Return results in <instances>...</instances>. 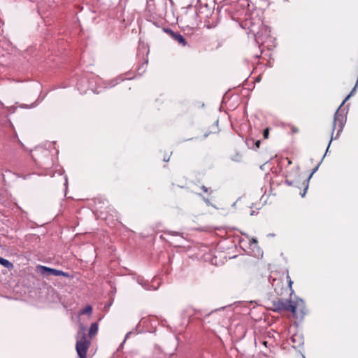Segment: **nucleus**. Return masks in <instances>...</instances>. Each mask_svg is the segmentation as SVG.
<instances>
[{
    "instance_id": "obj_1",
    "label": "nucleus",
    "mask_w": 358,
    "mask_h": 358,
    "mask_svg": "<svg viewBox=\"0 0 358 358\" xmlns=\"http://www.w3.org/2000/svg\"><path fill=\"white\" fill-rule=\"evenodd\" d=\"M273 307L274 310L278 312L283 310L291 311L296 317H299L296 313V310L297 308H299L301 313L300 317H303L304 315V303L301 299L295 303L290 300L280 299L278 301L273 302Z\"/></svg>"
},
{
    "instance_id": "obj_2",
    "label": "nucleus",
    "mask_w": 358,
    "mask_h": 358,
    "mask_svg": "<svg viewBox=\"0 0 358 358\" xmlns=\"http://www.w3.org/2000/svg\"><path fill=\"white\" fill-rule=\"evenodd\" d=\"M89 347V342L86 339L84 331L78 332L76 348L80 358H86L87 351Z\"/></svg>"
},
{
    "instance_id": "obj_3",
    "label": "nucleus",
    "mask_w": 358,
    "mask_h": 358,
    "mask_svg": "<svg viewBox=\"0 0 358 358\" xmlns=\"http://www.w3.org/2000/svg\"><path fill=\"white\" fill-rule=\"evenodd\" d=\"M37 271L38 273H40L41 275L45 277H48L50 275H55V276H64V277H69L70 275L68 273L64 272L60 270L49 268L45 266L39 265L37 266Z\"/></svg>"
},
{
    "instance_id": "obj_4",
    "label": "nucleus",
    "mask_w": 358,
    "mask_h": 358,
    "mask_svg": "<svg viewBox=\"0 0 358 358\" xmlns=\"http://www.w3.org/2000/svg\"><path fill=\"white\" fill-rule=\"evenodd\" d=\"M166 32L169 33L171 36V37L176 41H177L178 43L181 44L182 45L185 46L187 45V43L184 38V37L180 34H178V33H175L173 32L172 30L171 29H166Z\"/></svg>"
},
{
    "instance_id": "obj_5",
    "label": "nucleus",
    "mask_w": 358,
    "mask_h": 358,
    "mask_svg": "<svg viewBox=\"0 0 358 358\" xmlns=\"http://www.w3.org/2000/svg\"><path fill=\"white\" fill-rule=\"evenodd\" d=\"M0 264L8 269L12 270L14 268L13 264L10 261L0 257Z\"/></svg>"
},
{
    "instance_id": "obj_6",
    "label": "nucleus",
    "mask_w": 358,
    "mask_h": 358,
    "mask_svg": "<svg viewBox=\"0 0 358 358\" xmlns=\"http://www.w3.org/2000/svg\"><path fill=\"white\" fill-rule=\"evenodd\" d=\"M98 331V324L96 323H92L90 326L89 335L90 336H94L96 334Z\"/></svg>"
},
{
    "instance_id": "obj_7",
    "label": "nucleus",
    "mask_w": 358,
    "mask_h": 358,
    "mask_svg": "<svg viewBox=\"0 0 358 358\" xmlns=\"http://www.w3.org/2000/svg\"><path fill=\"white\" fill-rule=\"evenodd\" d=\"M138 284L141 285L142 287H143L145 289L150 290L152 289V286H151L150 284L144 282L143 280H138ZM156 287H153V289H156Z\"/></svg>"
},
{
    "instance_id": "obj_8",
    "label": "nucleus",
    "mask_w": 358,
    "mask_h": 358,
    "mask_svg": "<svg viewBox=\"0 0 358 358\" xmlns=\"http://www.w3.org/2000/svg\"><path fill=\"white\" fill-rule=\"evenodd\" d=\"M92 313V308L90 306H87L84 309L82 310L81 314L91 315Z\"/></svg>"
},
{
    "instance_id": "obj_9",
    "label": "nucleus",
    "mask_w": 358,
    "mask_h": 358,
    "mask_svg": "<svg viewBox=\"0 0 358 358\" xmlns=\"http://www.w3.org/2000/svg\"><path fill=\"white\" fill-rule=\"evenodd\" d=\"M322 159L320 161V162L317 164V166H315L313 171H312V173H310V175L309 176V177L308 178V182L310 180V179L311 178V177L313 176V175L317 171L320 164L322 163Z\"/></svg>"
},
{
    "instance_id": "obj_10",
    "label": "nucleus",
    "mask_w": 358,
    "mask_h": 358,
    "mask_svg": "<svg viewBox=\"0 0 358 358\" xmlns=\"http://www.w3.org/2000/svg\"><path fill=\"white\" fill-rule=\"evenodd\" d=\"M199 196L202 197L203 200L204 201L207 206H213L208 199L205 198L201 194H199Z\"/></svg>"
},
{
    "instance_id": "obj_11",
    "label": "nucleus",
    "mask_w": 358,
    "mask_h": 358,
    "mask_svg": "<svg viewBox=\"0 0 358 358\" xmlns=\"http://www.w3.org/2000/svg\"><path fill=\"white\" fill-rule=\"evenodd\" d=\"M206 27L208 28V29H211L213 27H215L216 26V24H210L209 21H208L207 22H206Z\"/></svg>"
},
{
    "instance_id": "obj_12",
    "label": "nucleus",
    "mask_w": 358,
    "mask_h": 358,
    "mask_svg": "<svg viewBox=\"0 0 358 358\" xmlns=\"http://www.w3.org/2000/svg\"><path fill=\"white\" fill-rule=\"evenodd\" d=\"M268 134H269V131H268V129H266L264 131V138H267L268 137Z\"/></svg>"
},
{
    "instance_id": "obj_13",
    "label": "nucleus",
    "mask_w": 358,
    "mask_h": 358,
    "mask_svg": "<svg viewBox=\"0 0 358 358\" xmlns=\"http://www.w3.org/2000/svg\"><path fill=\"white\" fill-rule=\"evenodd\" d=\"M285 183L289 186H292L294 185V182L288 179L285 180Z\"/></svg>"
},
{
    "instance_id": "obj_14",
    "label": "nucleus",
    "mask_w": 358,
    "mask_h": 358,
    "mask_svg": "<svg viewBox=\"0 0 358 358\" xmlns=\"http://www.w3.org/2000/svg\"><path fill=\"white\" fill-rule=\"evenodd\" d=\"M308 185L307 184L306 187H305V189H304V190H303V192L302 193H301V195L302 197H303L305 196V194L306 193V191L308 189Z\"/></svg>"
},
{
    "instance_id": "obj_15",
    "label": "nucleus",
    "mask_w": 358,
    "mask_h": 358,
    "mask_svg": "<svg viewBox=\"0 0 358 358\" xmlns=\"http://www.w3.org/2000/svg\"><path fill=\"white\" fill-rule=\"evenodd\" d=\"M297 338H299V336H292V337L291 338V340H292V343H294L295 342H296V339H297Z\"/></svg>"
},
{
    "instance_id": "obj_16",
    "label": "nucleus",
    "mask_w": 358,
    "mask_h": 358,
    "mask_svg": "<svg viewBox=\"0 0 358 358\" xmlns=\"http://www.w3.org/2000/svg\"><path fill=\"white\" fill-rule=\"evenodd\" d=\"M131 334V332L129 331L128 332L126 336H125V338H124V341H123V343L125 342V341L129 337V336Z\"/></svg>"
},
{
    "instance_id": "obj_17",
    "label": "nucleus",
    "mask_w": 358,
    "mask_h": 358,
    "mask_svg": "<svg viewBox=\"0 0 358 358\" xmlns=\"http://www.w3.org/2000/svg\"><path fill=\"white\" fill-rule=\"evenodd\" d=\"M201 189H202L205 192H208V188H207L206 186H204V185H203V186L201 187Z\"/></svg>"
},
{
    "instance_id": "obj_18",
    "label": "nucleus",
    "mask_w": 358,
    "mask_h": 358,
    "mask_svg": "<svg viewBox=\"0 0 358 358\" xmlns=\"http://www.w3.org/2000/svg\"><path fill=\"white\" fill-rule=\"evenodd\" d=\"M251 243H255L257 244V241L256 238H252L250 241Z\"/></svg>"
},
{
    "instance_id": "obj_19",
    "label": "nucleus",
    "mask_w": 358,
    "mask_h": 358,
    "mask_svg": "<svg viewBox=\"0 0 358 358\" xmlns=\"http://www.w3.org/2000/svg\"><path fill=\"white\" fill-rule=\"evenodd\" d=\"M255 144H256V146H257V148H259V145H260V141H257L256 142V143H255Z\"/></svg>"
},
{
    "instance_id": "obj_20",
    "label": "nucleus",
    "mask_w": 358,
    "mask_h": 358,
    "mask_svg": "<svg viewBox=\"0 0 358 358\" xmlns=\"http://www.w3.org/2000/svg\"><path fill=\"white\" fill-rule=\"evenodd\" d=\"M292 284V281L289 279V286H290V287H291Z\"/></svg>"
},
{
    "instance_id": "obj_21",
    "label": "nucleus",
    "mask_w": 358,
    "mask_h": 358,
    "mask_svg": "<svg viewBox=\"0 0 358 358\" xmlns=\"http://www.w3.org/2000/svg\"><path fill=\"white\" fill-rule=\"evenodd\" d=\"M164 160L165 162H169V159H164Z\"/></svg>"
},
{
    "instance_id": "obj_22",
    "label": "nucleus",
    "mask_w": 358,
    "mask_h": 358,
    "mask_svg": "<svg viewBox=\"0 0 358 358\" xmlns=\"http://www.w3.org/2000/svg\"><path fill=\"white\" fill-rule=\"evenodd\" d=\"M65 180H66V183L65 184H66L67 183V178H65Z\"/></svg>"
}]
</instances>
